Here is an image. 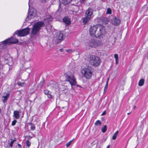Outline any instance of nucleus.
Returning a JSON list of instances; mask_svg holds the SVG:
<instances>
[{
	"label": "nucleus",
	"instance_id": "f257e3e1",
	"mask_svg": "<svg viewBox=\"0 0 148 148\" xmlns=\"http://www.w3.org/2000/svg\"><path fill=\"white\" fill-rule=\"evenodd\" d=\"M89 33L91 36L100 39L104 36L105 28L97 25L91 26L89 29Z\"/></svg>",
	"mask_w": 148,
	"mask_h": 148
},
{
	"label": "nucleus",
	"instance_id": "f03ea898",
	"mask_svg": "<svg viewBox=\"0 0 148 148\" xmlns=\"http://www.w3.org/2000/svg\"><path fill=\"white\" fill-rule=\"evenodd\" d=\"M89 33L91 36L100 39L104 36L105 28L97 25L91 26L89 29Z\"/></svg>",
	"mask_w": 148,
	"mask_h": 148
},
{
	"label": "nucleus",
	"instance_id": "7ed1b4c3",
	"mask_svg": "<svg viewBox=\"0 0 148 148\" xmlns=\"http://www.w3.org/2000/svg\"><path fill=\"white\" fill-rule=\"evenodd\" d=\"M89 33L91 36L100 39L104 36L105 28L97 25L91 26L89 29Z\"/></svg>",
	"mask_w": 148,
	"mask_h": 148
},
{
	"label": "nucleus",
	"instance_id": "20e7f679",
	"mask_svg": "<svg viewBox=\"0 0 148 148\" xmlns=\"http://www.w3.org/2000/svg\"><path fill=\"white\" fill-rule=\"evenodd\" d=\"M44 25V23L42 21H40L35 23L32 30L31 35L34 36L37 34L40 31V28Z\"/></svg>",
	"mask_w": 148,
	"mask_h": 148
},
{
	"label": "nucleus",
	"instance_id": "39448f33",
	"mask_svg": "<svg viewBox=\"0 0 148 148\" xmlns=\"http://www.w3.org/2000/svg\"><path fill=\"white\" fill-rule=\"evenodd\" d=\"M82 73L84 77L87 79H90L92 76V72L90 67L87 66L83 68Z\"/></svg>",
	"mask_w": 148,
	"mask_h": 148
},
{
	"label": "nucleus",
	"instance_id": "423d86ee",
	"mask_svg": "<svg viewBox=\"0 0 148 148\" xmlns=\"http://www.w3.org/2000/svg\"><path fill=\"white\" fill-rule=\"evenodd\" d=\"M65 81L69 82L72 87L76 85L77 82L73 74L71 73H69L65 75Z\"/></svg>",
	"mask_w": 148,
	"mask_h": 148
},
{
	"label": "nucleus",
	"instance_id": "0eeeda50",
	"mask_svg": "<svg viewBox=\"0 0 148 148\" xmlns=\"http://www.w3.org/2000/svg\"><path fill=\"white\" fill-rule=\"evenodd\" d=\"M101 62L100 60L97 56H91L90 57L89 63L91 65L97 66L100 65Z\"/></svg>",
	"mask_w": 148,
	"mask_h": 148
},
{
	"label": "nucleus",
	"instance_id": "6e6552de",
	"mask_svg": "<svg viewBox=\"0 0 148 148\" xmlns=\"http://www.w3.org/2000/svg\"><path fill=\"white\" fill-rule=\"evenodd\" d=\"M30 29L28 27L21 29V30H17L15 33L18 36H24L29 33Z\"/></svg>",
	"mask_w": 148,
	"mask_h": 148
},
{
	"label": "nucleus",
	"instance_id": "1a4fd4ad",
	"mask_svg": "<svg viewBox=\"0 0 148 148\" xmlns=\"http://www.w3.org/2000/svg\"><path fill=\"white\" fill-rule=\"evenodd\" d=\"M63 34L62 32H60L56 33L54 38L55 43L58 44L61 42L63 40Z\"/></svg>",
	"mask_w": 148,
	"mask_h": 148
},
{
	"label": "nucleus",
	"instance_id": "9d476101",
	"mask_svg": "<svg viewBox=\"0 0 148 148\" xmlns=\"http://www.w3.org/2000/svg\"><path fill=\"white\" fill-rule=\"evenodd\" d=\"M18 42V39H14L13 37H11L3 41L2 43L4 45H10L12 44L16 43Z\"/></svg>",
	"mask_w": 148,
	"mask_h": 148
},
{
	"label": "nucleus",
	"instance_id": "9b49d317",
	"mask_svg": "<svg viewBox=\"0 0 148 148\" xmlns=\"http://www.w3.org/2000/svg\"><path fill=\"white\" fill-rule=\"evenodd\" d=\"M29 9L28 11V15L26 18V19L25 20V21H27L29 19L33 18L36 15V12L35 11H34V10H33L32 11V10H30L29 9Z\"/></svg>",
	"mask_w": 148,
	"mask_h": 148
},
{
	"label": "nucleus",
	"instance_id": "f8f14e48",
	"mask_svg": "<svg viewBox=\"0 0 148 148\" xmlns=\"http://www.w3.org/2000/svg\"><path fill=\"white\" fill-rule=\"evenodd\" d=\"M100 44V42L99 41L94 39H91L89 43V45L92 47H95Z\"/></svg>",
	"mask_w": 148,
	"mask_h": 148
},
{
	"label": "nucleus",
	"instance_id": "ddd939ff",
	"mask_svg": "<svg viewBox=\"0 0 148 148\" xmlns=\"http://www.w3.org/2000/svg\"><path fill=\"white\" fill-rule=\"evenodd\" d=\"M112 24L115 25H118L121 23V20L116 17L114 18L112 21Z\"/></svg>",
	"mask_w": 148,
	"mask_h": 148
},
{
	"label": "nucleus",
	"instance_id": "4468645a",
	"mask_svg": "<svg viewBox=\"0 0 148 148\" xmlns=\"http://www.w3.org/2000/svg\"><path fill=\"white\" fill-rule=\"evenodd\" d=\"M92 9L90 8H89L85 12V15L91 18L92 15Z\"/></svg>",
	"mask_w": 148,
	"mask_h": 148
},
{
	"label": "nucleus",
	"instance_id": "2eb2a0df",
	"mask_svg": "<svg viewBox=\"0 0 148 148\" xmlns=\"http://www.w3.org/2000/svg\"><path fill=\"white\" fill-rule=\"evenodd\" d=\"M91 18L86 16L85 17L82 18V21L83 23L84 24H86L90 20Z\"/></svg>",
	"mask_w": 148,
	"mask_h": 148
},
{
	"label": "nucleus",
	"instance_id": "dca6fc26",
	"mask_svg": "<svg viewBox=\"0 0 148 148\" xmlns=\"http://www.w3.org/2000/svg\"><path fill=\"white\" fill-rule=\"evenodd\" d=\"M10 96L9 93H7L5 96H3L2 97V98H3L2 100L3 103H5L7 102L8 100V98H9Z\"/></svg>",
	"mask_w": 148,
	"mask_h": 148
},
{
	"label": "nucleus",
	"instance_id": "f3484780",
	"mask_svg": "<svg viewBox=\"0 0 148 148\" xmlns=\"http://www.w3.org/2000/svg\"><path fill=\"white\" fill-rule=\"evenodd\" d=\"M72 0H61L60 2L63 4L64 5H67L70 3Z\"/></svg>",
	"mask_w": 148,
	"mask_h": 148
},
{
	"label": "nucleus",
	"instance_id": "a211bd4d",
	"mask_svg": "<svg viewBox=\"0 0 148 148\" xmlns=\"http://www.w3.org/2000/svg\"><path fill=\"white\" fill-rule=\"evenodd\" d=\"M63 21L64 23L68 25H69L71 24V21L69 19L66 17L63 18Z\"/></svg>",
	"mask_w": 148,
	"mask_h": 148
},
{
	"label": "nucleus",
	"instance_id": "6ab92c4d",
	"mask_svg": "<svg viewBox=\"0 0 148 148\" xmlns=\"http://www.w3.org/2000/svg\"><path fill=\"white\" fill-rule=\"evenodd\" d=\"M14 115L16 119H18L20 116L19 114V111H14Z\"/></svg>",
	"mask_w": 148,
	"mask_h": 148
},
{
	"label": "nucleus",
	"instance_id": "aec40b11",
	"mask_svg": "<svg viewBox=\"0 0 148 148\" xmlns=\"http://www.w3.org/2000/svg\"><path fill=\"white\" fill-rule=\"evenodd\" d=\"M145 80L143 79H140L138 85L140 86H143Z\"/></svg>",
	"mask_w": 148,
	"mask_h": 148
},
{
	"label": "nucleus",
	"instance_id": "412c9836",
	"mask_svg": "<svg viewBox=\"0 0 148 148\" xmlns=\"http://www.w3.org/2000/svg\"><path fill=\"white\" fill-rule=\"evenodd\" d=\"M46 17L47 18L45 20L48 22H50L52 20V18L50 15H47Z\"/></svg>",
	"mask_w": 148,
	"mask_h": 148
},
{
	"label": "nucleus",
	"instance_id": "4be33fe9",
	"mask_svg": "<svg viewBox=\"0 0 148 148\" xmlns=\"http://www.w3.org/2000/svg\"><path fill=\"white\" fill-rule=\"evenodd\" d=\"M30 125V129L34 131L36 127L32 123L29 124Z\"/></svg>",
	"mask_w": 148,
	"mask_h": 148
},
{
	"label": "nucleus",
	"instance_id": "5701e85b",
	"mask_svg": "<svg viewBox=\"0 0 148 148\" xmlns=\"http://www.w3.org/2000/svg\"><path fill=\"white\" fill-rule=\"evenodd\" d=\"M95 125L96 126H100L101 125V122L100 121L98 120L95 122Z\"/></svg>",
	"mask_w": 148,
	"mask_h": 148
},
{
	"label": "nucleus",
	"instance_id": "b1692460",
	"mask_svg": "<svg viewBox=\"0 0 148 148\" xmlns=\"http://www.w3.org/2000/svg\"><path fill=\"white\" fill-rule=\"evenodd\" d=\"M119 131H117L114 134V135L112 136V139L113 140H115L116 137V136L119 133Z\"/></svg>",
	"mask_w": 148,
	"mask_h": 148
},
{
	"label": "nucleus",
	"instance_id": "393cba45",
	"mask_svg": "<svg viewBox=\"0 0 148 148\" xmlns=\"http://www.w3.org/2000/svg\"><path fill=\"white\" fill-rule=\"evenodd\" d=\"M107 127L106 125H105L101 128V131L103 133H105L106 131Z\"/></svg>",
	"mask_w": 148,
	"mask_h": 148
},
{
	"label": "nucleus",
	"instance_id": "a878e982",
	"mask_svg": "<svg viewBox=\"0 0 148 148\" xmlns=\"http://www.w3.org/2000/svg\"><path fill=\"white\" fill-rule=\"evenodd\" d=\"M44 80H43L42 81L40 82L38 85L39 86L40 88H41L44 85Z\"/></svg>",
	"mask_w": 148,
	"mask_h": 148
},
{
	"label": "nucleus",
	"instance_id": "bb28decb",
	"mask_svg": "<svg viewBox=\"0 0 148 148\" xmlns=\"http://www.w3.org/2000/svg\"><path fill=\"white\" fill-rule=\"evenodd\" d=\"M74 139H73V140H70L66 144V146L67 147H69L70 145L71 144L72 142L73 141Z\"/></svg>",
	"mask_w": 148,
	"mask_h": 148
},
{
	"label": "nucleus",
	"instance_id": "cd10ccee",
	"mask_svg": "<svg viewBox=\"0 0 148 148\" xmlns=\"http://www.w3.org/2000/svg\"><path fill=\"white\" fill-rule=\"evenodd\" d=\"M106 14H112V10L110 8H108L107 9Z\"/></svg>",
	"mask_w": 148,
	"mask_h": 148
},
{
	"label": "nucleus",
	"instance_id": "c85d7f7f",
	"mask_svg": "<svg viewBox=\"0 0 148 148\" xmlns=\"http://www.w3.org/2000/svg\"><path fill=\"white\" fill-rule=\"evenodd\" d=\"M44 94L46 95L50 93V92L48 90H45L44 91Z\"/></svg>",
	"mask_w": 148,
	"mask_h": 148
},
{
	"label": "nucleus",
	"instance_id": "c756f323",
	"mask_svg": "<svg viewBox=\"0 0 148 148\" xmlns=\"http://www.w3.org/2000/svg\"><path fill=\"white\" fill-rule=\"evenodd\" d=\"M26 145L28 147H29L31 145V143L28 140H27L26 142Z\"/></svg>",
	"mask_w": 148,
	"mask_h": 148
},
{
	"label": "nucleus",
	"instance_id": "7c9ffc66",
	"mask_svg": "<svg viewBox=\"0 0 148 148\" xmlns=\"http://www.w3.org/2000/svg\"><path fill=\"white\" fill-rule=\"evenodd\" d=\"M17 122V121L16 120H14L13 121H12V125L14 126L16 124V123Z\"/></svg>",
	"mask_w": 148,
	"mask_h": 148
},
{
	"label": "nucleus",
	"instance_id": "2f4dec72",
	"mask_svg": "<svg viewBox=\"0 0 148 148\" xmlns=\"http://www.w3.org/2000/svg\"><path fill=\"white\" fill-rule=\"evenodd\" d=\"M108 84V83L106 82V84L105 87L104 89V92H106V90L107 89Z\"/></svg>",
	"mask_w": 148,
	"mask_h": 148
},
{
	"label": "nucleus",
	"instance_id": "473e14b6",
	"mask_svg": "<svg viewBox=\"0 0 148 148\" xmlns=\"http://www.w3.org/2000/svg\"><path fill=\"white\" fill-rule=\"evenodd\" d=\"M13 143V141H11L10 143H8V144L11 147H12Z\"/></svg>",
	"mask_w": 148,
	"mask_h": 148
},
{
	"label": "nucleus",
	"instance_id": "72a5a7b5",
	"mask_svg": "<svg viewBox=\"0 0 148 148\" xmlns=\"http://www.w3.org/2000/svg\"><path fill=\"white\" fill-rule=\"evenodd\" d=\"M114 57L115 58V60H118V55L117 54H115L114 55Z\"/></svg>",
	"mask_w": 148,
	"mask_h": 148
},
{
	"label": "nucleus",
	"instance_id": "f704fd0d",
	"mask_svg": "<svg viewBox=\"0 0 148 148\" xmlns=\"http://www.w3.org/2000/svg\"><path fill=\"white\" fill-rule=\"evenodd\" d=\"M47 95L48 98L51 99L52 98V95L51 92H50Z\"/></svg>",
	"mask_w": 148,
	"mask_h": 148
},
{
	"label": "nucleus",
	"instance_id": "c9c22d12",
	"mask_svg": "<svg viewBox=\"0 0 148 148\" xmlns=\"http://www.w3.org/2000/svg\"><path fill=\"white\" fill-rule=\"evenodd\" d=\"M40 1L42 3H45L47 2L48 0H40Z\"/></svg>",
	"mask_w": 148,
	"mask_h": 148
},
{
	"label": "nucleus",
	"instance_id": "e433bc0d",
	"mask_svg": "<svg viewBox=\"0 0 148 148\" xmlns=\"http://www.w3.org/2000/svg\"><path fill=\"white\" fill-rule=\"evenodd\" d=\"M125 84V82L124 80H123L121 82V85L122 86H124Z\"/></svg>",
	"mask_w": 148,
	"mask_h": 148
},
{
	"label": "nucleus",
	"instance_id": "4c0bfd02",
	"mask_svg": "<svg viewBox=\"0 0 148 148\" xmlns=\"http://www.w3.org/2000/svg\"><path fill=\"white\" fill-rule=\"evenodd\" d=\"M112 39L113 40V41L112 42V44H113L115 42L116 39H115V38H112Z\"/></svg>",
	"mask_w": 148,
	"mask_h": 148
},
{
	"label": "nucleus",
	"instance_id": "58836bf2",
	"mask_svg": "<svg viewBox=\"0 0 148 148\" xmlns=\"http://www.w3.org/2000/svg\"><path fill=\"white\" fill-rule=\"evenodd\" d=\"M106 111H105L103 112V113L101 114V115L102 116L106 114Z\"/></svg>",
	"mask_w": 148,
	"mask_h": 148
},
{
	"label": "nucleus",
	"instance_id": "ea45409f",
	"mask_svg": "<svg viewBox=\"0 0 148 148\" xmlns=\"http://www.w3.org/2000/svg\"><path fill=\"white\" fill-rule=\"evenodd\" d=\"M18 147L19 148H22V146L20 144H18Z\"/></svg>",
	"mask_w": 148,
	"mask_h": 148
},
{
	"label": "nucleus",
	"instance_id": "a19ab883",
	"mask_svg": "<svg viewBox=\"0 0 148 148\" xmlns=\"http://www.w3.org/2000/svg\"><path fill=\"white\" fill-rule=\"evenodd\" d=\"M67 51L69 52L70 53L71 52V49H69L67 50Z\"/></svg>",
	"mask_w": 148,
	"mask_h": 148
},
{
	"label": "nucleus",
	"instance_id": "79ce46f5",
	"mask_svg": "<svg viewBox=\"0 0 148 148\" xmlns=\"http://www.w3.org/2000/svg\"><path fill=\"white\" fill-rule=\"evenodd\" d=\"M118 62H119V59L118 60H116V64H117L118 63Z\"/></svg>",
	"mask_w": 148,
	"mask_h": 148
},
{
	"label": "nucleus",
	"instance_id": "37998d69",
	"mask_svg": "<svg viewBox=\"0 0 148 148\" xmlns=\"http://www.w3.org/2000/svg\"><path fill=\"white\" fill-rule=\"evenodd\" d=\"M60 51L61 52H63L64 51V49H60Z\"/></svg>",
	"mask_w": 148,
	"mask_h": 148
},
{
	"label": "nucleus",
	"instance_id": "c03bdc74",
	"mask_svg": "<svg viewBox=\"0 0 148 148\" xmlns=\"http://www.w3.org/2000/svg\"><path fill=\"white\" fill-rule=\"evenodd\" d=\"M52 83L53 84H54L56 86L57 84L55 82H52Z\"/></svg>",
	"mask_w": 148,
	"mask_h": 148
},
{
	"label": "nucleus",
	"instance_id": "a18cd8bd",
	"mask_svg": "<svg viewBox=\"0 0 148 148\" xmlns=\"http://www.w3.org/2000/svg\"><path fill=\"white\" fill-rule=\"evenodd\" d=\"M96 141V140H95V141H94L92 143H92H93L94 145H95V144H96V143H94V142H95Z\"/></svg>",
	"mask_w": 148,
	"mask_h": 148
},
{
	"label": "nucleus",
	"instance_id": "49530a36",
	"mask_svg": "<svg viewBox=\"0 0 148 148\" xmlns=\"http://www.w3.org/2000/svg\"><path fill=\"white\" fill-rule=\"evenodd\" d=\"M11 140H12V141H13V143H14V141H16V140H13L12 139H11Z\"/></svg>",
	"mask_w": 148,
	"mask_h": 148
},
{
	"label": "nucleus",
	"instance_id": "de8ad7c7",
	"mask_svg": "<svg viewBox=\"0 0 148 148\" xmlns=\"http://www.w3.org/2000/svg\"><path fill=\"white\" fill-rule=\"evenodd\" d=\"M110 145H108L107 146V147L106 148H110Z\"/></svg>",
	"mask_w": 148,
	"mask_h": 148
},
{
	"label": "nucleus",
	"instance_id": "09e8293b",
	"mask_svg": "<svg viewBox=\"0 0 148 148\" xmlns=\"http://www.w3.org/2000/svg\"><path fill=\"white\" fill-rule=\"evenodd\" d=\"M109 78H108L107 80V81H106V82H107L108 83V81H109Z\"/></svg>",
	"mask_w": 148,
	"mask_h": 148
},
{
	"label": "nucleus",
	"instance_id": "8fccbe9b",
	"mask_svg": "<svg viewBox=\"0 0 148 148\" xmlns=\"http://www.w3.org/2000/svg\"><path fill=\"white\" fill-rule=\"evenodd\" d=\"M136 108V106H134L133 107V109H135Z\"/></svg>",
	"mask_w": 148,
	"mask_h": 148
},
{
	"label": "nucleus",
	"instance_id": "3c124183",
	"mask_svg": "<svg viewBox=\"0 0 148 148\" xmlns=\"http://www.w3.org/2000/svg\"><path fill=\"white\" fill-rule=\"evenodd\" d=\"M76 86H77V87H79L80 88L81 87V86L79 85H76Z\"/></svg>",
	"mask_w": 148,
	"mask_h": 148
},
{
	"label": "nucleus",
	"instance_id": "603ef678",
	"mask_svg": "<svg viewBox=\"0 0 148 148\" xmlns=\"http://www.w3.org/2000/svg\"><path fill=\"white\" fill-rule=\"evenodd\" d=\"M83 2H85L86 0H81Z\"/></svg>",
	"mask_w": 148,
	"mask_h": 148
},
{
	"label": "nucleus",
	"instance_id": "864d4df0",
	"mask_svg": "<svg viewBox=\"0 0 148 148\" xmlns=\"http://www.w3.org/2000/svg\"><path fill=\"white\" fill-rule=\"evenodd\" d=\"M130 113H131V112H130V113H127V114H128V115H129V114H130Z\"/></svg>",
	"mask_w": 148,
	"mask_h": 148
},
{
	"label": "nucleus",
	"instance_id": "5fc2aeb1",
	"mask_svg": "<svg viewBox=\"0 0 148 148\" xmlns=\"http://www.w3.org/2000/svg\"><path fill=\"white\" fill-rule=\"evenodd\" d=\"M1 111V109H0V112Z\"/></svg>",
	"mask_w": 148,
	"mask_h": 148
},
{
	"label": "nucleus",
	"instance_id": "6e6d98bb",
	"mask_svg": "<svg viewBox=\"0 0 148 148\" xmlns=\"http://www.w3.org/2000/svg\"><path fill=\"white\" fill-rule=\"evenodd\" d=\"M19 85H20V84H19Z\"/></svg>",
	"mask_w": 148,
	"mask_h": 148
},
{
	"label": "nucleus",
	"instance_id": "4d7b16f0",
	"mask_svg": "<svg viewBox=\"0 0 148 148\" xmlns=\"http://www.w3.org/2000/svg\"><path fill=\"white\" fill-rule=\"evenodd\" d=\"M53 87H55L54 86H53Z\"/></svg>",
	"mask_w": 148,
	"mask_h": 148
}]
</instances>
